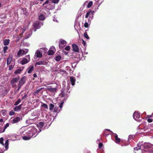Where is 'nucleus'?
<instances>
[{
	"label": "nucleus",
	"mask_w": 153,
	"mask_h": 153,
	"mask_svg": "<svg viewBox=\"0 0 153 153\" xmlns=\"http://www.w3.org/2000/svg\"><path fill=\"white\" fill-rule=\"evenodd\" d=\"M66 42L63 39H60L59 42V47L60 48H62L66 45Z\"/></svg>",
	"instance_id": "nucleus-12"
},
{
	"label": "nucleus",
	"mask_w": 153,
	"mask_h": 153,
	"mask_svg": "<svg viewBox=\"0 0 153 153\" xmlns=\"http://www.w3.org/2000/svg\"><path fill=\"white\" fill-rule=\"evenodd\" d=\"M114 134V137L115 138V142L116 143L118 144L120 141V139L118 137V135L117 134Z\"/></svg>",
	"instance_id": "nucleus-21"
},
{
	"label": "nucleus",
	"mask_w": 153,
	"mask_h": 153,
	"mask_svg": "<svg viewBox=\"0 0 153 153\" xmlns=\"http://www.w3.org/2000/svg\"><path fill=\"white\" fill-rule=\"evenodd\" d=\"M30 60V56L28 55L22 59H20L19 60V62L21 64L23 65L28 62Z\"/></svg>",
	"instance_id": "nucleus-4"
},
{
	"label": "nucleus",
	"mask_w": 153,
	"mask_h": 153,
	"mask_svg": "<svg viewBox=\"0 0 153 153\" xmlns=\"http://www.w3.org/2000/svg\"><path fill=\"white\" fill-rule=\"evenodd\" d=\"M133 137V136L132 135H129L128 136V141H129L131 140L132 139Z\"/></svg>",
	"instance_id": "nucleus-41"
},
{
	"label": "nucleus",
	"mask_w": 153,
	"mask_h": 153,
	"mask_svg": "<svg viewBox=\"0 0 153 153\" xmlns=\"http://www.w3.org/2000/svg\"><path fill=\"white\" fill-rule=\"evenodd\" d=\"M9 123H7L4 126V127L3 129H0V133H2L4 132L5 130L9 126Z\"/></svg>",
	"instance_id": "nucleus-19"
},
{
	"label": "nucleus",
	"mask_w": 153,
	"mask_h": 153,
	"mask_svg": "<svg viewBox=\"0 0 153 153\" xmlns=\"http://www.w3.org/2000/svg\"><path fill=\"white\" fill-rule=\"evenodd\" d=\"M59 0H52V2L54 4H57L59 1Z\"/></svg>",
	"instance_id": "nucleus-37"
},
{
	"label": "nucleus",
	"mask_w": 153,
	"mask_h": 153,
	"mask_svg": "<svg viewBox=\"0 0 153 153\" xmlns=\"http://www.w3.org/2000/svg\"><path fill=\"white\" fill-rule=\"evenodd\" d=\"M3 138L2 137H1L0 138V143L2 144L3 146H4V144L3 142Z\"/></svg>",
	"instance_id": "nucleus-39"
},
{
	"label": "nucleus",
	"mask_w": 153,
	"mask_h": 153,
	"mask_svg": "<svg viewBox=\"0 0 153 153\" xmlns=\"http://www.w3.org/2000/svg\"><path fill=\"white\" fill-rule=\"evenodd\" d=\"M28 50L27 49H25L24 50L20 49L18 52L17 54L19 56H22L26 54L28 52Z\"/></svg>",
	"instance_id": "nucleus-11"
},
{
	"label": "nucleus",
	"mask_w": 153,
	"mask_h": 153,
	"mask_svg": "<svg viewBox=\"0 0 153 153\" xmlns=\"http://www.w3.org/2000/svg\"><path fill=\"white\" fill-rule=\"evenodd\" d=\"M30 35H29V36H27L26 37L27 38H29V37L30 36Z\"/></svg>",
	"instance_id": "nucleus-60"
},
{
	"label": "nucleus",
	"mask_w": 153,
	"mask_h": 153,
	"mask_svg": "<svg viewBox=\"0 0 153 153\" xmlns=\"http://www.w3.org/2000/svg\"><path fill=\"white\" fill-rule=\"evenodd\" d=\"M102 146V144L101 143H99V148H101Z\"/></svg>",
	"instance_id": "nucleus-51"
},
{
	"label": "nucleus",
	"mask_w": 153,
	"mask_h": 153,
	"mask_svg": "<svg viewBox=\"0 0 153 153\" xmlns=\"http://www.w3.org/2000/svg\"><path fill=\"white\" fill-rule=\"evenodd\" d=\"M33 66L29 67L27 69L28 70L27 73L29 74L33 70Z\"/></svg>",
	"instance_id": "nucleus-26"
},
{
	"label": "nucleus",
	"mask_w": 153,
	"mask_h": 153,
	"mask_svg": "<svg viewBox=\"0 0 153 153\" xmlns=\"http://www.w3.org/2000/svg\"><path fill=\"white\" fill-rule=\"evenodd\" d=\"M50 49H51L52 50H53V51L55 50V48L54 47L52 46L51 47Z\"/></svg>",
	"instance_id": "nucleus-55"
},
{
	"label": "nucleus",
	"mask_w": 153,
	"mask_h": 153,
	"mask_svg": "<svg viewBox=\"0 0 153 153\" xmlns=\"http://www.w3.org/2000/svg\"><path fill=\"white\" fill-rule=\"evenodd\" d=\"M1 113L3 115L5 116L6 114V111L5 110H2L1 111Z\"/></svg>",
	"instance_id": "nucleus-47"
},
{
	"label": "nucleus",
	"mask_w": 153,
	"mask_h": 153,
	"mask_svg": "<svg viewBox=\"0 0 153 153\" xmlns=\"http://www.w3.org/2000/svg\"><path fill=\"white\" fill-rule=\"evenodd\" d=\"M58 85L56 83H53L48 87L47 88V91L51 92L52 95H54L57 92Z\"/></svg>",
	"instance_id": "nucleus-3"
},
{
	"label": "nucleus",
	"mask_w": 153,
	"mask_h": 153,
	"mask_svg": "<svg viewBox=\"0 0 153 153\" xmlns=\"http://www.w3.org/2000/svg\"><path fill=\"white\" fill-rule=\"evenodd\" d=\"M133 117L134 120L138 122H140L142 120V118H140V114L139 112L135 111L133 115Z\"/></svg>",
	"instance_id": "nucleus-6"
},
{
	"label": "nucleus",
	"mask_w": 153,
	"mask_h": 153,
	"mask_svg": "<svg viewBox=\"0 0 153 153\" xmlns=\"http://www.w3.org/2000/svg\"><path fill=\"white\" fill-rule=\"evenodd\" d=\"M42 106L45 108L48 109V105L45 104L43 103L42 105Z\"/></svg>",
	"instance_id": "nucleus-43"
},
{
	"label": "nucleus",
	"mask_w": 153,
	"mask_h": 153,
	"mask_svg": "<svg viewBox=\"0 0 153 153\" xmlns=\"http://www.w3.org/2000/svg\"><path fill=\"white\" fill-rule=\"evenodd\" d=\"M44 124L43 122H40L37 125V128H39V131L38 132V133L41 131V128L43 127V126L44 125Z\"/></svg>",
	"instance_id": "nucleus-16"
},
{
	"label": "nucleus",
	"mask_w": 153,
	"mask_h": 153,
	"mask_svg": "<svg viewBox=\"0 0 153 153\" xmlns=\"http://www.w3.org/2000/svg\"><path fill=\"white\" fill-rule=\"evenodd\" d=\"M10 40L9 39H6L4 40V45H7L10 43Z\"/></svg>",
	"instance_id": "nucleus-27"
},
{
	"label": "nucleus",
	"mask_w": 153,
	"mask_h": 153,
	"mask_svg": "<svg viewBox=\"0 0 153 153\" xmlns=\"http://www.w3.org/2000/svg\"><path fill=\"white\" fill-rule=\"evenodd\" d=\"M44 8L45 9H47L48 10H51L52 9V7L51 6V4H49L45 6H44Z\"/></svg>",
	"instance_id": "nucleus-22"
},
{
	"label": "nucleus",
	"mask_w": 153,
	"mask_h": 153,
	"mask_svg": "<svg viewBox=\"0 0 153 153\" xmlns=\"http://www.w3.org/2000/svg\"><path fill=\"white\" fill-rule=\"evenodd\" d=\"M13 59V57L12 56L10 55L7 59V64L9 65Z\"/></svg>",
	"instance_id": "nucleus-20"
},
{
	"label": "nucleus",
	"mask_w": 153,
	"mask_h": 153,
	"mask_svg": "<svg viewBox=\"0 0 153 153\" xmlns=\"http://www.w3.org/2000/svg\"><path fill=\"white\" fill-rule=\"evenodd\" d=\"M75 28L76 29L75 25Z\"/></svg>",
	"instance_id": "nucleus-63"
},
{
	"label": "nucleus",
	"mask_w": 153,
	"mask_h": 153,
	"mask_svg": "<svg viewBox=\"0 0 153 153\" xmlns=\"http://www.w3.org/2000/svg\"><path fill=\"white\" fill-rule=\"evenodd\" d=\"M42 88H41L36 90V91L35 93L36 94H38L39 92V91L42 89Z\"/></svg>",
	"instance_id": "nucleus-48"
},
{
	"label": "nucleus",
	"mask_w": 153,
	"mask_h": 153,
	"mask_svg": "<svg viewBox=\"0 0 153 153\" xmlns=\"http://www.w3.org/2000/svg\"><path fill=\"white\" fill-rule=\"evenodd\" d=\"M66 93V91L65 92L64 90H62L61 93L59 95L62 97H64V99H65V100L68 96V94Z\"/></svg>",
	"instance_id": "nucleus-15"
},
{
	"label": "nucleus",
	"mask_w": 153,
	"mask_h": 153,
	"mask_svg": "<svg viewBox=\"0 0 153 153\" xmlns=\"http://www.w3.org/2000/svg\"><path fill=\"white\" fill-rule=\"evenodd\" d=\"M70 47L69 46H66L65 48V49L67 51H69L70 50Z\"/></svg>",
	"instance_id": "nucleus-45"
},
{
	"label": "nucleus",
	"mask_w": 153,
	"mask_h": 153,
	"mask_svg": "<svg viewBox=\"0 0 153 153\" xmlns=\"http://www.w3.org/2000/svg\"><path fill=\"white\" fill-rule=\"evenodd\" d=\"M22 70L21 69H19L16 71L14 72V74H20L21 72L22 71Z\"/></svg>",
	"instance_id": "nucleus-31"
},
{
	"label": "nucleus",
	"mask_w": 153,
	"mask_h": 153,
	"mask_svg": "<svg viewBox=\"0 0 153 153\" xmlns=\"http://www.w3.org/2000/svg\"><path fill=\"white\" fill-rule=\"evenodd\" d=\"M147 121L149 123H151L152 121V120L151 119L149 118L147 119Z\"/></svg>",
	"instance_id": "nucleus-53"
},
{
	"label": "nucleus",
	"mask_w": 153,
	"mask_h": 153,
	"mask_svg": "<svg viewBox=\"0 0 153 153\" xmlns=\"http://www.w3.org/2000/svg\"><path fill=\"white\" fill-rule=\"evenodd\" d=\"M61 59V56H56L55 60L56 61H60Z\"/></svg>",
	"instance_id": "nucleus-35"
},
{
	"label": "nucleus",
	"mask_w": 153,
	"mask_h": 153,
	"mask_svg": "<svg viewBox=\"0 0 153 153\" xmlns=\"http://www.w3.org/2000/svg\"><path fill=\"white\" fill-rule=\"evenodd\" d=\"M40 51V50L38 49L36 51L34 56L35 59H36L37 58H41L42 57V53Z\"/></svg>",
	"instance_id": "nucleus-10"
},
{
	"label": "nucleus",
	"mask_w": 153,
	"mask_h": 153,
	"mask_svg": "<svg viewBox=\"0 0 153 153\" xmlns=\"http://www.w3.org/2000/svg\"><path fill=\"white\" fill-rule=\"evenodd\" d=\"M19 80V78H13L11 81V84L12 86L13 87H15L16 86V83H17Z\"/></svg>",
	"instance_id": "nucleus-13"
},
{
	"label": "nucleus",
	"mask_w": 153,
	"mask_h": 153,
	"mask_svg": "<svg viewBox=\"0 0 153 153\" xmlns=\"http://www.w3.org/2000/svg\"><path fill=\"white\" fill-rule=\"evenodd\" d=\"M70 79L72 85H74L76 80L75 78L74 77L71 76L70 77Z\"/></svg>",
	"instance_id": "nucleus-23"
},
{
	"label": "nucleus",
	"mask_w": 153,
	"mask_h": 153,
	"mask_svg": "<svg viewBox=\"0 0 153 153\" xmlns=\"http://www.w3.org/2000/svg\"><path fill=\"white\" fill-rule=\"evenodd\" d=\"M49 1L48 0H46L45 3L43 4V5L44 6H45L46 5H47L48 4H49Z\"/></svg>",
	"instance_id": "nucleus-40"
},
{
	"label": "nucleus",
	"mask_w": 153,
	"mask_h": 153,
	"mask_svg": "<svg viewBox=\"0 0 153 153\" xmlns=\"http://www.w3.org/2000/svg\"><path fill=\"white\" fill-rule=\"evenodd\" d=\"M25 30V29L24 28H22L21 27H19L16 30V31L17 33H18L19 32L21 33L20 34V36L18 38L19 39H20L22 37L23 33L24 32Z\"/></svg>",
	"instance_id": "nucleus-9"
},
{
	"label": "nucleus",
	"mask_w": 153,
	"mask_h": 153,
	"mask_svg": "<svg viewBox=\"0 0 153 153\" xmlns=\"http://www.w3.org/2000/svg\"><path fill=\"white\" fill-rule=\"evenodd\" d=\"M3 121V120L2 119H0V122H2Z\"/></svg>",
	"instance_id": "nucleus-57"
},
{
	"label": "nucleus",
	"mask_w": 153,
	"mask_h": 153,
	"mask_svg": "<svg viewBox=\"0 0 153 153\" xmlns=\"http://www.w3.org/2000/svg\"><path fill=\"white\" fill-rule=\"evenodd\" d=\"M134 150L141 149L142 153H152L153 152V145L149 143H139L137 146L134 148Z\"/></svg>",
	"instance_id": "nucleus-2"
},
{
	"label": "nucleus",
	"mask_w": 153,
	"mask_h": 153,
	"mask_svg": "<svg viewBox=\"0 0 153 153\" xmlns=\"http://www.w3.org/2000/svg\"><path fill=\"white\" fill-rule=\"evenodd\" d=\"M1 3H0V7H1Z\"/></svg>",
	"instance_id": "nucleus-61"
},
{
	"label": "nucleus",
	"mask_w": 153,
	"mask_h": 153,
	"mask_svg": "<svg viewBox=\"0 0 153 153\" xmlns=\"http://www.w3.org/2000/svg\"><path fill=\"white\" fill-rule=\"evenodd\" d=\"M13 68V67L11 65H10L9 66V69L10 70H12V69Z\"/></svg>",
	"instance_id": "nucleus-49"
},
{
	"label": "nucleus",
	"mask_w": 153,
	"mask_h": 153,
	"mask_svg": "<svg viewBox=\"0 0 153 153\" xmlns=\"http://www.w3.org/2000/svg\"><path fill=\"white\" fill-rule=\"evenodd\" d=\"M53 21H54V22H58V20L56 19H53Z\"/></svg>",
	"instance_id": "nucleus-59"
},
{
	"label": "nucleus",
	"mask_w": 153,
	"mask_h": 153,
	"mask_svg": "<svg viewBox=\"0 0 153 153\" xmlns=\"http://www.w3.org/2000/svg\"><path fill=\"white\" fill-rule=\"evenodd\" d=\"M15 114V112L14 111H11L9 112V115L10 116H12L14 115Z\"/></svg>",
	"instance_id": "nucleus-44"
},
{
	"label": "nucleus",
	"mask_w": 153,
	"mask_h": 153,
	"mask_svg": "<svg viewBox=\"0 0 153 153\" xmlns=\"http://www.w3.org/2000/svg\"><path fill=\"white\" fill-rule=\"evenodd\" d=\"M54 107L53 104L51 103L49 105V109L50 110H52Z\"/></svg>",
	"instance_id": "nucleus-33"
},
{
	"label": "nucleus",
	"mask_w": 153,
	"mask_h": 153,
	"mask_svg": "<svg viewBox=\"0 0 153 153\" xmlns=\"http://www.w3.org/2000/svg\"><path fill=\"white\" fill-rule=\"evenodd\" d=\"M84 37L87 39H89V37H88L87 32H85L84 33Z\"/></svg>",
	"instance_id": "nucleus-42"
},
{
	"label": "nucleus",
	"mask_w": 153,
	"mask_h": 153,
	"mask_svg": "<svg viewBox=\"0 0 153 153\" xmlns=\"http://www.w3.org/2000/svg\"><path fill=\"white\" fill-rule=\"evenodd\" d=\"M93 4V2L92 1H90L88 4L87 6L88 8L90 7Z\"/></svg>",
	"instance_id": "nucleus-34"
},
{
	"label": "nucleus",
	"mask_w": 153,
	"mask_h": 153,
	"mask_svg": "<svg viewBox=\"0 0 153 153\" xmlns=\"http://www.w3.org/2000/svg\"><path fill=\"white\" fill-rule=\"evenodd\" d=\"M19 131L22 135H24L22 138L25 140H29L31 137H35L38 134L37 129L33 126L29 128L22 127L20 129Z\"/></svg>",
	"instance_id": "nucleus-1"
},
{
	"label": "nucleus",
	"mask_w": 153,
	"mask_h": 153,
	"mask_svg": "<svg viewBox=\"0 0 153 153\" xmlns=\"http://www.w3.org/2000/svg\"><path fill=\"white\" fill-rule=\"evenodd\" d=\"M39 50H40L41 52L42 53V54H44L47 51L48 49L46 48H41L38 49Z\"/></svg>",
	"instance_id": "nucleus-24"
},
{
	"label": "nucleus",
	"mask_w": 153,
	"mask_h": 153,
	"mask_svg": "<svg viewBox=\"0 0 153 153\" xmlns=\"http://www.w3.org/2000/svg\"><path fill=\"white\" fill-rule=\"evenodd\" d=\"M88 26V24L87 22H85L84 24V26L85 27H87Z\"/></svg>",
	"instance_id": "nucleus-50"
},
{
	"label": "nucleus",
	"mask_w": 153,
	"mask_h": 153,
	"mask_svg": "<svg viewBox=\"0 0 153 153\" xmlns=\"http://www.w3.org/2000/svg\"><path fill=\"white\" fill-rule=\"evenodd\" d=\"M27 97V95H25L22 97V99H25Z\"/></svg>",
	"instance_id": "nucleus-54"
},
{
	"label": "nucleus",
	"mask_w": 153,
	"mask_h": 153,
	"mask_svg": "<svg viewBox=\"0 0 153 153\" xmlns=\"http://www.w3.org/2000/svg\"><path fill=\"white\" fill-rule=\"evenodd\" d=\"M95 13V11L94 10H90L87 12L86 15L85 16L86 18H88L89 17L88 19L89 22H91L92 19L94 15V13Z\"/></svg>",
	"instance_id": "nucleus-5"
},
{
	"label": "nucleus",
	"mask_w": 153,
	"mask_h": 153,
	"mask_svg": "<svg viewBox=\"0 0 153 153\" xmlns=\"http://www.w3.org/2000/svg\"><path fill=\"white\" fill-rule=\"evenodd\" d=\"M102 3V2H101L100 3H99V6L101 4V3Z\"/></svg>",
	"instance_id": "nucleus-62"
},
{
	"label": "nucleus",
	"mask_w": 153,
	"mask_h": 153,
	"mask_svg": "<svg viewBox=\"0 0 153 153\" xmlns=\"http://www.w3.org/2000/svg\"><path fill=\"white\" fill-rule=\"evenodd\" d=\"M21 102V100L20 99H19L17 101H16L15 104V105H18Z\"/></svg>",
	"instance_id": "nucleus-36"
},
{
	"label": "nucleus",
	"mask_w": 153,
	"mask_h": 153,
	"mask_svg": "<svg viewBox=\"0 0 153 153\" xmlns=\"http://www.w3.org/2000/svg\"><path fill=\"white\" fill-rule=\"evenodd\" d=\"M152 114H153V113Z\"/></svg>",
	"instance_id": "nucleus-64"
},
{
	"label": "nucleus",
	"mask_w": 153,
	"mask_h": 153,
	"mask_svg": "<svg viewBox=\"0 0 153 153\" xmlns=\"http://www.w3.org/2000/svg\"><path fill=\"white\" fill-rule=\"evenodd\" d=\"M22 119V118L20 117H17L13 119H11L10 122L13 124L16 123H18Z\"/></svg>",
	"instance_id": "nucleus-14"
},
{
	"label": "nucleus",
	"mask_w": 153,
	"mask_h": 153,
	"mask_svg": "<svg viewBox=\"0 0 153 153\" xmlns=\"http://www.w3.org/2000/svg\"><path fill=\"white\" fill-rule=\"evenodd\" d=\"M63 104V102H61L59 105V107L61 108L62 107V105Z\"/></svg>",
	"instance_id": "nucleus-52"
},
{
	"label": "nucleus",
	"mask_w": 153,
	"mask_h": 153,
	"mask_svg": "<svg viewBox=\"0 0 153 153\" xmlns=\"http://www.w3.org/2000/svg\"><path fill=\"white\" fill-rule=\"evenodd\" d=\"M44 62L41 61L39 62H36L35 65H44Z\"/></svg>",
	"instance_id": "nucleus-32"
},
{
	"label": "nucleus",
	"mask_w": 153,
	"mask_h": 153,
	"mask_svg": "<svg viewBox=\"0 0 153 153\" xmlns=\"http://www.w3.org/2000/svg\"><path fill=\"white\" fill-rule=\"evenodd\" d=\"M33 76L34 77H37V76L36 74H34L33 75Z\"/></svg>",
	"instance_id": "nucleus-56"
},
{
	"label": "nucleus",
	"mask_w": 153,
	"mask_h": 153,
	"mask_svg": "<svg viewBox=\"0 0 153 153\" xmlns=\"http://www.w3.org/2000/svg\"><path fill=\"white\" fill-rule=\"evenodd\" d=\"M8 49V47L7 46H5L4 48L3 52L4 53H5L6 52V51Z\"/></svg>",
	"instance_id": "nucleus-38"
},
{
	"label": "nucleus",
	"mask_w": 153,
	"mask_h": 153,
	"mask_svg": "<svg viewBox=\"0 0 153 153\" xmlns=\"http://www.w3.org/2000/svg\"><path fill=\"white\" fill-rule=\"evenodd\" d=\"M43 25V23L41 22L38 21L35 22L33 25L34 28V31H36V29L39 28L41 26Z\"/></svg>",
	"instance_id": "nucleus-8"
},
{
	"label": "nucleus",
	"mask_w": 153,
	"mask_h": 153,
	"mask_svg": "<svg viewBox=\"0 0 153 153\" xmlns=\"http://www.w3.org/2000/svg\"><path fill=\"white\" fill-rule=\"evenodd\" d=\"M105 130L110 131V133H108V134H107L106 131H105L104 132V135H105V136H107V135H108L109 134H111V135H112V134H114L112 132V131H110V130H109L108 129H106Z\"/></svg>",
	"instance_id": "nucleus-25"
},
{
	"label": "nucleus",
	"mask_w": 153,
	"mask_h": 153,
	"mask_svg": "<svg viewBox=\"0 0 153 153\" xmlns=\"http://www.w3.org/2000/svg\"><path fill=\"white\" fill-rule=\"evenodd\" d=\"M40 15L39 16V19L41 20H44L45 19L44 15L41 13H40Z\"/></svg>",
	"instance_id": "nucleus-28"
},
{
	"label": "nucleus",
	"mask_w": 153,
	"mask_h": 153,
	"mask_svg": "<svg viewBox=\"0 0 153 153\" xmlns=\"http://www.w3.org/2000/svg\"><path fill=\"white\" fill-rule=\"evenodd\" d=\"M5 148L6 150H7L8 148L9 141L8 140H7L5 142Z\"/></svg>",
	"instance_id": "nucleus-29"
},
{
	"label": "nucleus",
	"mask_w": 153,
	"mask_h": 153,
	"mask_svg": "<svg viewBox=\"0 0 153 153\" xmlns=\"http://www.w3.org/2000/svg\"><path fill=\"white\" fill-rule=\"evenodd\" d=\"M25 80L26 79L25 76L22 77L20 80L18 85V88L17 89V91H18L19 90L22 86L25 83Z\"/></svg>",
	"instance_id": "nucleus-7"
},
{
	"label": "nucleus",
	"mask_w": 153,
	"mask_h": 153,
	"mask_svg": "<svg viewBox=\"0 0 153 153\" xmlns=\"http://www.w3.org/2000/svg\"><path fill=\"white\" fill-rule=\"evenodd\" d=\"M85 42L83 40V43H82V44L84 45H85Z\"/></svg>",
	"instance_id": "nucleus-58"
},
{
	"label": "nucleus",
	"mask_w": 153,
	"mask_h": 153,
	"mask_svg": "<svg viewBox=\"0 0 153 153\" xmlns=\"http://www.w3.org/2000/svg\"><path fill=\"white\" fill-rule=\"evenodd\" d=\"M54 51L50 49L48 51V54L49 55H52L54 53Z\"/></svg>",
	"instance_id": "nucleus-30"
},
{
	"label": "nucleus",
	"mask_w": 153,
	"mask_h": 153,
	"mask_svg": "<svg viewBox=\"0 0 153 153\" xmlns=\"http://www.w3.org/2000/svg\"><path fill=\"white\" fill-rule=\"evenodd\" d=\"M72 47L73 50L74 51L76 52H78L79 51V49L77 45L75 44H73L72 45Z\"/></svg>",
	"instance_id": "nucleus-17"
},
{
	"label": "nucleus",
	"mask_w": 153,
	"mask_h": 153,
	"mask_svg": "<svg viewBox=\"0 0 153 153\" xmlns=\"http://www.w3.org/2000/svg\"><path fill=\"white\" fill-rule=\"evenodd\" d=\"M22 105L21 104L18 106L15 107L14 108V110L16 112L19 111L21 108Z\"/></svg>",
	"instance_id": "nucleus-18"
},
{
	"label": "nucleus",
	"mask_w": 153,
	"mask_h": 153,
	"mask_svg": "<svg viewBox=\"0 0 153 153\" xmlns=\"http://www.w3.org/2000/svg\"><path fill=\"white\" fill-rule=\"evenodd\" d=\"M54 112H59L60 110H58V108H55L54 109Z\"/></svg>",
	"instance_id": "nucleus-46"
}]
</instances>
